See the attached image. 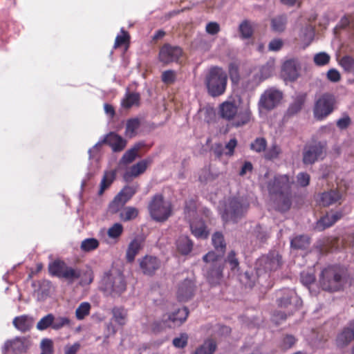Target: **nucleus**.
<instances>
[{"instance_id": "nucleus-11", "label": "nucleus", "mask_w": 354, "mask_h": 354, "mask_svg": "<svg viewBox=\"0 0 354 354\" xmlns=\"http://www.w3.org/2000/svg\"><path fill=\"white\" fill-rule=\"evenodd\" d=\"M283 97V93L279 90L269 88L261 96L259 102L260 111H270L275 108Z\"/></svg>"}, {"instance_id": "nucleus-59", "label": "nucleus", "mask_w": 354, "mask_h": 354, "mask_svg": "<svg viewBox=\"0 0 354 354\" xmlns=\"http://www.w3.org/2000/svg\"><path fill=\"white\" fill-rule=\"evenodd\" d=\"M281 153V149L277 145H273L265 153V158L268 160L277 158Z\"/></svg>"}, {"instance_id": "nucleus-25", "label": "nucleus", "mask_w": 354, "mask_h": 354, "mask_svg": "<svg viewBox=\"0 0 354 354\" xmlns=\"http://www.w3.org/2000/svg\"><path fill=\"white\" fill-rule=\"evenodd\" d=\"M341 198V195L337 190H330L324 192L320 197V202L323 206H329L335 203Z\"/></svg>"}, {"instance_id": "nucleus-28", "label": "nucleus", "mask_w": 354, "mask_h": 354, "mask_svg": "<svg viewBox=\"0 0 354 354\" xmlns=\"http://www.w3.org/2000/svg\"><path fill=\"white\" fill-rule=\"evenodd\" d=\"M142 241L138 239H133L129 245L126 257L129 262H132L134 259L139 250L141 248Z\"/></svg>"}, {"instance_id": "nucleus-48", "label": "nucleus", "mask_w": 354, "mask_h": 354, "mask_svg": "<svg viewBox=\"0 0 354 354\" xmlns=\"http://www.w3.org/2000/svg\"><path fill=\"white\" fill-rule=\"evenodd\" d=\"M267 146V142L263 138H257L251 143L250 148L256 152L260 153L265 151Z\"/></svg>"}, {"instance_id": "nucleus-27", "label": "nucleus", "mask_w": 354, "mask_h": 354, "mask_svg": "<svg viewBox=\"0 0 354 354\" xmlns=\"http://www.w3.org/2000/svg\"><path fill=\"white\" fill-rule=\"evenodd\" d=\"M192 234L198 238L205 239L208 236V232L203 221H196L190 224Z\"/></svg>"}, {"instance_id": "nucleus-63", "label": "nucleus", "mask_w": 354, "mask_h": 354, "mask_svg": "<svg viewBox=\"0 0 354 354\" xmlns=\"http://www.w3.org/2000/svg\"><path fill=\"white\" fill-rule=\"evenodd\" d=\"M257 277L253 274H250L248 271H246L242 276L241 281H243L246 286L252 287L256 281Z\"/></svg>"}, {"instance_id": "nucleus-12", "label": "nucleus", "mask_w": 354, "mask_h": 354, "mask_svg": "<svg viewBox=\"0 0 354 354\" xmlns=\"http://www.w3.org/2000/svg\"><path fill=\"white\" fill-rule=\"evenodd\" d=\"M281 265V256L276 251L270 252L268 255L260 257L256 263L257 272L275 270Z\"/></svg>"}, {"instance_id": "nucleus-35", "label": "nucleus", "mask_w": 354, "mask_h": 354, "mask_svg": "<svg viewBox=\"0 0 354 354\" xmlns=\"http://www.w3.org/2000/svg\"><path fill=\"white\" fill-rule=\"evenodd\" d=\"M113 319L118 324L122 326L126 323L127 312L123 307H114L112 309Z\"/></svg>"}, {"instance_id": "nucleus-38", "label": "nucleus", "mask_w": 354, "mask_h": 354, "mask_svg": "<svg viewBox=\"0 0 354 354\" xmlns=\"http://www.w3.org/2000/svg\"><path fill=\"white\" fill-rule=\"evenodd\" d=\"M115 170L106 171L104 173V177L101 182L100 189L99 191L100 194H102L104 192V191L112 183V182L115 178Z\"/></svg>"}, {"instance_id": "nucleus-54", "label": "nucleus", "mask_w": 354, "mask_h": 354, "mask_svg": "<svg viewBox=\"0 0 354 354\" xmlns=\"http://www.w3.org/2000/svg\"><path fill=\"white\" fill-rule=\"evenodd\" d=\"M330 56L324 52L316 54L314 56V62L317 66H324L327 64L330 61Z\"/></svg>"}, {"instance_id": "nucleus-26", "label": "nucleus", "mask_w": 354, "mask_h": 354, "mask_svg": "<svg viewBox=\"0 0 354 354\" xmlns=\"http://www.w3.org/2000/svg\"><path fill=\"white\" fill-rule=\"evenodd\" d=\"M212 241L214 246V248L216 251V252H214L216 253V254H219L220 258H221L223 254L225 253L226 248V244L225 243L223 234L220 232H215L212 235Z\"/></svg>"}, {"instance_id": "nucleus-60", "label": "nucleus", "mask_w": 354, "mask_h": 354, "mask_svg": "<svg viewBox=\"0 0 354 354\" xmlns=\"http://www.w3.org/2000/svg\"><path fill=\"white\" fill-rule=\"evenodd\" d=\"M122 35H118L115 38V48H118L122 44H125L127 43H129V35L127 32L124 31L123 29L121 30Z\"/></svg>"}, {"instance_id": "nucleus-20", "label": "nucleus", "mask_w": 354, "mask_h": 354, "mask_svg": "<svg viewBox=\"0 0 354 354\" xmlns=\"http://www.w3.org/2000/svg\"><path fill=\"white\" fill-rule=\"evenodd\" d=\"M151 163V159L142 160L136 165L131 166L124 174V179L125 181H131L133 178L138 177L139 175L143 174L147 169V167Z\"/></svg>"}, {"instance_id": "nucleus-43", "label": "nucleus", "mask_w": 354, "mask_h": 354, "mask_svg": "<svg viewBox=\"0 0 354 354\" xmlns=\"http://www.w3.org/2000/svg\"><path fill=\"white\" fill-rule=\"evenodd\" d=\"M140 100V95L136 93H127L122 101V106L125 108H130L133 105H138Z\"/></svg>"}, {"instance_id": "nucleus-4", "label": "nucleus", "mask_w": 354, "mask_h": 354, "mask_svg": "<svg viewBox=\"0 0 354 354\" xmlns=\"http://www.w3.org/2000/svg\"><path fill=\"white\" fill-rule=\"evenodd\" d=\"M219 116L226 120H232L236 116V121L234 123L236 127H240L248 123L250 118V113L248 111L239 112L238 106L235 102L225 101L219 105Z\"/></svg>"}, {"instance_id": "nucleus-42", "label": "nucleus", "mask_w": 354, "mask_h": 354, "mask_svg": "<svg viewBox=\"0 0 354 354\" xmlns=\"http://www.w3.org/2000/svg\"><path fill=\"white\" fill-rule=\"evenodd\" d=\"M305 101V96L299 95L296 97L295 101L290 105L288 109L289 115H294L297 113L302 108Z\"/></svg>"}, {"instance_id": "nucleus-39", "label": "nucleus", "mask_w": 354, "mask_h": 354, "mask_svg": "<svg viewBox=\"0 0 354 354\" xmlns=\"http://www.w3.org/2000/svg\"><path fill=\"white\" fill-rule=\"evenodd\" d=\"M138 214V210L133 207H127L120 213V218L123 221L134 219Z\"/></svg>"}, {"instance_id": "nucleus-13", "label": "nucleus", "mask_w": 354, "mask_h": 354, "mask_svg": "<svg viewBox=\"0 0 354 354\" xmlns=\"http://www.w3.org/2000/svg\"><path fill=\"white\" fill-rule=\"evenodd\" d=\"M29 341L26 337H15L12 339L7 340L3 348L2 352L6 354L12 351L13 354H23L26 353L29 347Z\"/></svg>"}, {"instance_id": "nucleus-14", "label": "nucleus", "mask_w": 354, "mask_h": 354, "mask_svg": "<svg viewBox=\"0 0 354 354\" xmlns=\"http://www.w3.org/2000/svg\"><path fill=\"white\" fill-rule=\"evenodd\" d=\"M182 54L183 50L180 47L167 44L160 50L159 59L164 64H169L171 62H177Z\"/></svg>"}, {"instance_id": "nucleus-24", "label": "nucleus", "mask_w": 354, "mask_h": 354, "mask_svg": "<svg viewBox=\"0 0 354 354\" xmlns=\"http://www.w3.org/2000/svg\"><path fill=\"white\" fill-rule=\"evenodd\" d=\"M13 325L16 328L22 333H26L30 330L33 324V319L28 315H21L13 319Z\"/></svg>"}, {"instance_id": "nucleus-46", "label": "nucleus", "mask_w": 354, "mask_h": 354, "mask_svg": "<svg viewBox=\"0 0 354 354\" xmlns=\"http://www.w3.org/2000/svg\"><path fill=\"white\" fill-rule=\"evenodd\" d=\"M341 66L347 73H352L354 71V59L351 56H344L339 61Z\"/></svg>"}, {"instance_id": "nucleus-37", "label": "nucleus", "mask_w": 354, "mask_h": 354, "mask_svg": "<svg viewBox=\"0 0 354 354\" xmlns=\"http://www.w3.org/2000/svg\"><path fill=\"white\" fill-rule=\"evenodd\" d=\"M81 276L80 270L78 269H74L71 267H68L67 265L62 273V278H64L69 282L72 283L75 280L79 279Z\"/></svg>"}, {"instance_id": "nucleus-15", "label": "nucleus", "mask_w": 354, "mask_h": 354, "mask_svg": "<svg viewBox=\"0 0 354 354\" xmlns=\"http://www.w3.org/2000/svg\"><path fill=\"white\" fill-rule=\"evenodd\" d=\"M278 305L281 308H289L290 315L301 306V301L295 291L288 290L278 299Z\"/></svg>"}, {"instance_id": "nucleus-10", "label": "nucleus", "mask_w": 354, "mask_h": 354, "mask_svg": "<svg viewBox=\"0 0 354 354\" xmlns=\"http://www.w3.org/2000/svg\"><path fill=\"white\" fill-rule=\"evenodd\" d=\"M335 98L329 93L323 94L315 102L314 115L318 120H322L333 111Z\"/></svg>"}, {"instance_id": "nucleus-19", "label": "nucleus", "mask_w": 354, "mask_h": 354, "mask_svg": "<svg viewBox=\"0 0 354 354\" xmlns=\"http://www.w3.org/2000/svg\"><path fill=\"white\" fill-rule=\"evenodd\" d=\"M102 143L109 145L114 152H120L126 147L127 140L115 133L111 132L104 138Z\"/></svg>"}, {"instance_id": "nucleus-16", "label": "nucleus", "mask_w": 354, "mask_h": 354, "mask_svg": "<svg viewBox=\"0 0 354 354\" xmlns=\"http://www.w3.org/2000/svg\"><path fill=\"white\" fill-rule=\"evenodd\" d=\"M353 341H354V322L349 324L337 333L335 345L339 348H344Z\"/></svg>"}, {"instance_id": "nucleus-62", "label": "nucleus", "mask_w": 354, "mask_h": 354, "mask_svg": "<svg viewBox=\"0 0 354 354\" xmlns=\"http://www.w3.org/2000/svg\"><path fill=\"white\" fill-rule=\"evenodd\" d=\"M315 280L314 274L308 271H303L301 273V281L305 286H308Z\"/></svg>"}, {"instance_id": "nucleus-58", "label": "nucleus", "mask_w": 354, "mask_h": 354, "mask_svg": "<svg viewBox=\"0 0 354 354\" xmlns=\"http://www.w3.org/2000/svg\"><path fill=\"white\" fill-rule=\"evenodd\" d=\"M138 188V184L131 186H126L120 192L118 196L121 197L122 195H126L127 198H131L136 194Z\"/></svg>"}, {"instance_id": "nucleus-40", "label": "nucleus", "mask_w": 354, "mask_h": 354, "mask_svg": "<svg viewBox=\"0 0 354 354\" xmlns=\"http://www.w3.org/2000/svg\"><path fill=\"white\" fill-rule=\"evenodd\" d=\"M287 19L285 15H280L271 20L272 28L276 32H282L285 30Z\"/></svg>"}, {"instance_id": "nucleus-7", "label": "nucleus", "mask_w": 354, "mask_h": 354, "mask_svg": "<svg viewBox=\"0 0 354 354\" xmlns=\"http://www.w3.org/2000/svg\"><path fill=\"white\" fill-rule=\"evenodd\" d=\"M149 209L151 217L157 221H166L171 213V204L163 199L162 195H156L151 201Z\"/></svg>"}, {"instance_id": "nucleus-50", "label": "nucleus", "mask_w": 354, "mask_h": 354, "mask_svg": "<svg viewBox=\"0 0 354 354\" xmlns=\"http://www.w3.org/2000/svg\"><path fill=\"white\" fill-rule=\"evenodd\" d=\"M99 242L97 239L91 238L84 240L81 243V249L86 252H89L97 248Z\"/></svg>"}, {"instance_id": "nucleus-8", "label": "nucleus", "mask_w": 354, "mask_h": 354, "mask_svg": "<svg viewBox=\"0 0 354 354\" xmlns=\"http://www.w3.org/2000/svg\"><path fill=\"white\" fill-rule=\"evenodd\" d=\"M327 143L326 141H315L305 147L303 151V162L305 165H313L315 162L324 159L326 154Z\"/></svg>"}, {"instance_id": "nucleus-49", "label": "nucleus", "mask_w": 354, "mask_h": 354, "mask_svg": "<svg viewBox=\"0 0 354 354\" xmlns=\"http://www.w3.org/2000/svg\"><path fill=\"white\" fill-rule=\"evenodd\" d=\"M339 247V239L338 238H330L328 239L324 245H323L322 250L325 252H332L335 250Z\"/></svg>"}, {"instance_id": "nucleus-33", "label": "nucleus", "mask_w": 354, "mask_h": 354, "mask_svg": "<svg viewBox=\"0 0 354 354\" xmlns=\"http://www.w3.org/2000/svg\"><path fill=\"white\" fill-rule=\"evenodd\" d=\"M192 242L187 236H180L177 241V249L182 254H187L192 249Z\"/></svg>"}, {"instance_id": "nucleus-21", "label": "nucleus", "mask_w": 354, "mask_h": 354, "mask_svg": "<svg viewBox=\"0 0 354 354\" xmlns=\"http://www.w3.org/2000/svg\"><path fill=\"white\" fill-rule=\"evenodd\" d=\"M194 292V284L190 279L184 280L179 286L177 291V297L180 301H187L190 299Z\"/></svg>"}, {"instance_id": "nucleus-55", "label": "nucleus", "mask_w": 354, "mask_h": 354, "mask_svg": "<svg viewBox=\"0 0 354 354\" xmlns=\"http://www.w3.org/2000/svg\"><path fill=\"white\" fill-rule=\"evenodd\" d=\"M226 262L230 265V270L232 272H236L239 270V263L238 259L235 257V253L234 251H231L229 253Z\"/></svg>"}, {"instance_id": "nucleus-44", "label": "nucleus", "mask_w": 354, "mask_h": 354, "mask_svg": "<svg viewBox=\"0 0 354 354\" xmlns=\"http://www.w3.org/2000/svg\"><path fill=\"white\" fill-rule=\"evenodd\" d=\"M239 31L242 37L245 39L250 38L253 33V28L251 22L248 20H244L239 25Z\"/></svg>"}, {"instance_id": "nucleus-18", "label": "nucleus", "mask_w": 354, "mask_h": 354, "mask_svg": "<svg viewBox=\"0 0 354 354\" xmlns=\"http://www.w3.org/2000/svg\"><path fill=\"white\" fill-rule=\"evenodd\" d=\"M140 268L142 272L146 275H152L160 267V261L155 257L145 256L140 260Z\"/></svg>"}, {"instance_id": "nucleus-56", "label": "nucleus", "mask_w": 354, "mask_h": 354, "mask_svg": "<svg viewBox=\"0 0 354 354\" xmlns=\"http://www.w3.org/2000/svg\"><path fill=\"white\" fill-rule=\"evenodd\" d=\"M176 78V72L172 70L165 71L162 74V81L167 84H173L175 82Z\"/></svg>"}, {"instance_id": "nucleus-64", "label": "nucleus", "mask_w": 354, "mask_h": 354, "mask_svg": "<svg viewBox=\"0 0 354 354\" xmlns=\"http://www.w3.org/2000/svg\"><path fill=\"white\" fill-rule=\"evenodd\" d=\"M297 183L301 187H306L310 183V175L307 173H299L297 176Z\"/></svg>"}, {"instance_id": "nucleus-34", "label": "nucleus", "mask_w": 354, "mask_h": 354, "mask_svg": "<svg viewBox=\"0 0 354 354\" xmlns=\"http://www.w3.org/2000/svg\"><path fill=\"white\" fill-rule=\"evenodd\" d=\"M216 347V343L212 339H208L196 349L194 354H212Z\"/></svg>"}, {"instance_id": "nucleus-45", "label": "nucleus", "mask_w": 354, "mask_h": 354, "mask_svg": "<svg viewBox=\"0 0 354 354\" xmlns=\"http://www.w3.org/2000/svg\"><path fill=\"white\" fill-rule=\"evenodd\" d=\"M71 322L69 318L66 317H55L54 315V321L53 324V330H59L65 326H71Z\"/></svg>"}, {"instance_id": "nucleus-6", "label": "nucleus", "mask_w": 354, "mask_h": 354, "mask_svg": "<svg viewBox=\"0 0 354 354\" xmlns=\"http://www.w3.org/2000/svg\"><path fill=\"white\" fill-rule=\"evenodd\" d=\"M248 206L240 198H232L225 203L222 218L225 222L236 223L247 210Z\"/></svg>"}, {"instance_id": "nucleus-29", "label": "nucleus", "mask_w": 354, "mask_h": 354, "mask_svg": "<svg viewBox=\"0 0 354 354\" xmlns=\"http://www.w3.org/2000/svg\"><path fill=\"white\" fill-rule=\"evenodd\" d=\"M189 315L187 308L178 309L176 312L168 316V319L177 325L182 324L186 319Z\"/></svg>"}, {"instance_id": "nucleus-52", "label": "nucleus", "mask_w": 354, "mask_h": 354, "mask_svg": "<svg viewBox=\"0 0 354 354\" xmlns=\"http://www.w3.org/2000/svg\"><path fill=\"white\" fill-rule=\"evenodd\" d=\"M188 335L186 333H181L179 337L173 339V345L178 348H183L187 344Z\"/></svg>"}, {"instance_id": "nucleus-32", "label": "nucleus", "mask_w": 354, "mask_h": 354, "mask_svg": "<svg viewBox=\"0 0 354 354\" xmlns=\"http://www.w3.org/2000/svg\"><path fill=\"white\" fill-rule=\"evenodd\" d=\"M140 126V122L138 118L129 119L127 121L125 136L128 138H133L137 134V130Z\"/></svg>"}, {"instance_id": "nucleus-1", "label": "nucleus", "mask_w": 354, "mask_h": 354, "mask_svg": "<svg viewBox=\"0 0 354 354\" xmlns=\"http://www.w3.org/2000/svg\"><path fill=\"white\" fill-rule=\"evenodd\" d=\"M294 182V178L287 174L276 175L268 182V190L277 210L286 212L290 208Z\"/></svg>"}, {"instance_id": "nucleus-51", "label": "nucleus", "mask_w": 354, "mask_h": 354, "mask_svg": "<svg viewBox=\"0 0 354 354\" xmlns=\"http://www.w3.org/2000/svg\"><path fill=\"white\" fill-rule=\"evenodd\" d=\"M41 349L42 351L41 353L44 354H53V342L50 339H44L41 342L40 344Z\"/></svg>"}, {"instance_id": "nucleus-23", "label": "nucleus", "mask_w": 354, "mask_h": 354, "mask_svg": "<svg viewBox=\"0 0 354 354\" xmlns=\"http://www.w3.org/2000/svg\"><path fill=\"white\" fill-rule=\"evenodd\" d=\"M342 214L340 212H335L333 214H327L326 216L322 217L316 224V229L319 231H323L326 228L333 225L337 221H338Z\"/></svg>"}, {"instance_id": "nucleus-17", "label": "nucleus", "mask_w": 354, "mask_h": 354, "mask_svg": "<svg viewBox=\"0 0 354 354\" xmlns=\"http://www.w3.org/2000/svg\"><path fill=\"white\" fill-rule=\"evenodd\" d=\"M300 70V62L296 58L287 60L283 65V75L290 81H295L298 78Z\"/></svg>"}, {"instance_id": "nucleus-9", "label": "nucleus", "mask_w": 354, "mask_h": 354, "mask_svg": "<svg viewBox=\"0 0 354 354\" xmlns=\"http://www.w3.org/2000/svg\"><path fill=\"white\" fill-rule=\"evenodd\" d=\"M320 284L325 290L329 292L337 291L342 287V277L333 268L324 269L322 272Z\"/></svg>"}, {"instance_id": "nucleus-53", "label": "nucleus", "mask_w": 354, "mask_h": 354, "mask_svg": "<svg viewBox=\"0 0 354 354\" xmlns=\"http://www.w3.org/2000/svg\"><path fill=\"white\" fill-rule=\"evenodd\" d=\"M119 198L120 197L117 195L109 206V210L111 214L120 212L124 206L121 201H120Z\"/></svg>"}, {"instance_id": "nucleus-57", "label": "nucleus", "mask_w": 354, "mask_h": 354, "mask_svg": "<svg viewBox=\"0 0 354 354\" xmlns=\"http://www.w3.org/2000/svg\"><path fill=\"white\" fill-rule=\"evenodd\" d=\"M123 230L122 225L120 223H115L108 230V235L111 238H118L120 236Z\"/></svg>"}, {"instance_id": "nucleus-61", "label": "nucleus", "mask_w": 354, "mask_h": 354, "mask_svg": "<svg viewBox=\"0 0 354 354\" xmlns=\"http://www.w3.org/2000/svg\"><path fill=\"white\" fill-rule=\"evenodd\" d=\"M218 176V174H213L211 173L209 169H204L202 170L201 174L199 176V180L201 182H205L208 180H213Z\"/></svg>"}, {"instance_id": "nucleus-22", "label": "nucleus", "mask_w": 354, "mask_h": 354, "mask_svg": "<svg viewBox=\"0 0 354 354\" xmlns=\"http://www.w3.org/2000/svg\"><path fill=\"white\" fill-rule=\"evenodd\" d=\"M144 146L142 142L136 143L133 147L128 149L120 158L118 166L127 165L133 162L136 157L138 156V151Z\"/></svg>"}, {"instance_id": "nucleus-5", "label": "nucleus", "mask_w": 354, "mask_h": 354, "mask_svg": "<svg viewBox=\"0 0 354 354\" xmlns=\"http://www.w3.org/2000/svg\"><path fill=\"white\" fill-rule=\"evenodd\" d=\"M124 276L119 272L109 274L102 281V288L112 297L120 296L126 290Z\"/></svg>"}, {"instance_id": "nucleus-3", "label": "nucleus", "mask_w": 354, "mask_h": 354, "mask_svg": "<svg viewBox=\"0 0 354 354\" xmlns=\"http://www.w3.org/2000/svg\"><path fill=\"white\" fill-rule=\"evenodd\" d=\"M219 254L214 251L209 252L203 257L205 263L203 268L204 274L212 286L219 284L223 278V267Z\"/></svg>"}, {"instance_id": "nucleus-47", "label": "nucleus", "mask_w": 354, "mask_h": 354, "mask_svg": "<svg viewBox=\"0 0 354 354\" xmlns=\"http://www.w3.org/2000/svg\"><path fill=\"white\" fill-rule=\"evenodd\" d=\"M91 305L89 303H82L75 310V315L78 319H83L89 314Z\"/></svg>"}, {"instance_id": "nucleus-41", "label": "nucleus", "mask_w": 354, "mask_h": 354, "mask_svg": "<svg viewBox=\"0 0 354 354\" xmlns=\"http://www.w3.org/2000/svg\"><path fill=\"white\" fill-rule=\"evenodd\" d=\"M54 315L49 313L42 317L37 324L36 328L39 330H44L50 327L53 329Z\"/></svg>"}, {"instance_id": "nucleus-31", "label": "nucleus", "mask_w": 354, "mask_h": 354, "mask_svg": "<svg viewBox=\"0 0 354 354\" xmlns=\"http://www.w3.org/2000/svg\"><path fill=\"white\" fill-rule=\"evenodd\" d=\"M314 35V27L310 24H307L301 28L299 37L304 44L308 46L313 41Z\"/></svg>"}, {"instance_id": "nucleus-36", "label": "nucleus", "mask_w": 354, "mask_h": 354, "mask_svg": "<svg viewBox=\"0 0 354 354\" xmlns=\"http://www.w3.org/2000/svg\"><path fill=\"white\" fill-rule=\"evenodd\" d=\"M66 264L61 261H55L48 266L49 272L58 277H61Z\"/></svg>"}, {"instance_id": "nucleus-2", "label": "nucleus", "mask_w": 354, "mask_h": 354, "mask_svg": "<svg viewBox=\"0 0 354 354\" xmlns=\"http://www.w3.org/2000/svg\"><path fill=\"white\" fill-rule=\"evenodd\" d=\"M227 75L220 67L213 66L209 69L205 77V84L208 94L212 97L223 95L227 87Z\"/></svg>"}, {"instance_id": "nucleus-30", "label": "nucleus", "mask_w": 354, "mask_h": 354, "mask_svg": "<svg viewBox=\"0 0 354 354\" xmlns=\"http://www.w3.org/2000/svg\"><path fill=\"white\" fill-rule=\"evenodd\" d=\"M309 244V238L304 235L296 236L290 241L291 248L295 250H306Z\"/></svg>"}]
</instances>
